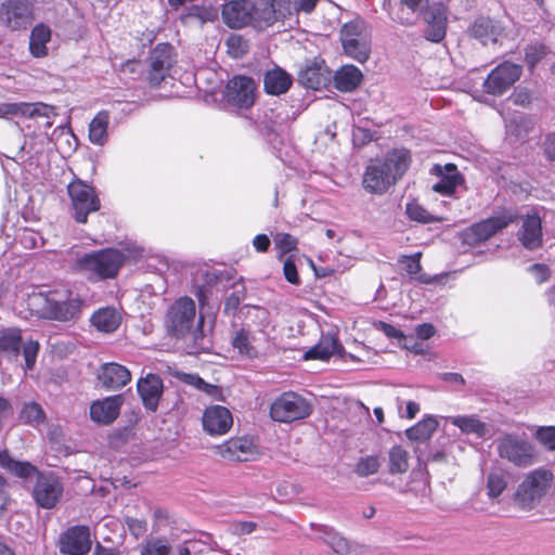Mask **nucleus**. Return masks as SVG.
I'll return each mask as SVG.
<instances>
[{
    "label": "nucleus",
    "instance_id": "nucleus-58",
    "mask_svg": "<svg viewBox=\"0 0 555 555\" xmlns=\"http://www.w3.org/2000/svg\"><path fill=\"white\" fill-rule=\"evenodd\" d=\"M229 52L234 57H241L246 52V42L241 36L232 35L227 40Z\"/></svg>",
    "mask_w": 555,
    "mask_h": 555
},
{
    "label": "nucleus",
    "instance_id": "nucleus-56",
    "mask_svg": "<svg viewBox=\"0 0 555 555\" xmlns=\"http://www.w3.org/2000/svg\"><path fill=\"white\" fill-rule=\"evenodd\" d=\"M274 243L282 254H286L296 248L297 238L287 233H280L274 237Z\"/></svg>",
    "mask_w": 555,
    "mask_h": 555
},
{
    "label": "nucleus",
    "instance_id": "nucleus-23",
    "mask_svg": "<svg viewBox=\"0 0 555 555\" xmlns=\"http://www.w3.org/2000/svg\"><path fill=\"white\" fill-rule=\"evenodd\" d=\"M203 428L211 436H221L227 434L233 425L231 412L221 405H211L204 411Z\"/></svg>",
    "mask_w": 555,
    "mask_h": 555
},
{
    "label": "nucleus",
    "instance_id": "nucleus-5",
    "mask_svg": "<svg viewBox=\"0 0 555 555\" xmlns=\"http://www.w3.org/2000/svg\"><path fill=\"white\" fill-rule=\"evenodd\" d=\"M134 257V249L104 248L79 257L76 261V269L90 280L113 279L118 274L120 268Z\"/></svg>",
    "mask_w": 555,
    "mask_h": 555
},
{
    "label": "nucleus",
    "instance_id": "nucleus-29",
    "mask_svg": "<svg viewBox=\"0 0 555 555\" xmlns=\"http://www.w3.org/2000/svg\"><path fill=\"white\" fill-rule=\"evenodd\" d=\"M319 539L325 543L331 555H350L352 552L351 543L339 532L327 526H321L318 529Z\"/></svg>",
    "mask_w": 555,
    "mask_h": 555
},
{
    "label": "nucleus",
    "instance_id": "nucleus-18",
    "mask_svg": "<svg viewBox=\"0 0 555 555\" xmlns=\"http://www.w3.org/2000/svg\"><path fill=\"white\" fill-rule=\"evenodd\" d=\"M255 81L246 76H236L227 85V99L233 105L248 108L255 102Z\"/></svg>",
    "mask_w": 555,
    "mask_h": 555
},
{
    "label": "nucleus",
    "instance_id": "nucleus-20",
    "mask_svg": "<svg viewBox=\"0 0 555 555\" xmlns=\"http://www.w3.org/2000/svg\"><path fill=\"white\" fill-rule=\"evenodd\" d=\"M53 114L52 105L44 103H1L0 104V117L10 119L11 117H34L41 116L46 118V125H50L49 118Z\"/></svg>",
    "mask_w": 555,
    "mask_h": 555
},
{
    "label": "nucleus",
    "instance_id": "nucleus-3",
    "mask_svg": "<svg viewBox=\"0 0 555 555\" xmlns=\"http://www.w3.org/2000/svg\"><path fill=\"white\" fill-rule=\"evenodd\" d=\"M196 318V308L193 299L181 297L177 299L167 312L166 325L169 333L177 338L189 336L191 343L186 344L189 354H197L210 349V339L202 330L203 320H199L197 327L191 332Z\"/></svg>",
    "mask_w": 555,
    "mask_h": 555
},
{
    "label": "nucleus",
    "instance_id": "nucleus-12",
    "mask_svg": "<svg viewBox=\"0 0 555 555\" xmlns=\"http://www.w3.org/2000/svg\"><path fill=\"white\" fill-rule=\"evenodd\" d=\"M64 486L61 478L53 472H42L37 475L31 495L38 506L52 509L63 496Z\"/></svg>",
    "mask_w": 555,
    "mask_h": 555
},
{
    "label": "nucleus",
    "instance_id": "nucleus-44",
    "mask_svg": "<svg viewBox=\"0 0 555 555\" xmlns=\"http://www.w3.org/2000/svg\"><path fill=\"white\" fill-rule=\"evenodd\" d=\"M343 48L345 53L353 60L364 63L370 57V42L367 37L358 39H345Z\"/></svg>",
    "mask_w": 555,
    "mask_h": 555
},
{
    "label": "nucleus",
    "instance_id": "nucleus-55",
    "mask_svg": "<svg viewBox=\"0 0 555 555\" xmlns=\"http://www.w3.org/2000/svg\"><path fill=\"white\" fill-rule=\"evenodd\" d=\"M39 351V344L36 340H27L23 346V354L25 358V365L27 370H33L36 364L37 354Z\"/></svg>",
    "mask_w": 555,
    "mask_h": 555
},
{
    "label": "nucleus",
    "instance_id": "nucleus-27",
    "mask_svg": "<svg viewBox=\"0 0 555 555\" xmlns=\"http://www.w3.org/2000/svg\"><path fill=\"white\" fill-rule=\"evenodd\" d=\"M131 374L129 370L118 363H104L98 374L101 386L107 390H115L130 382Z\"/></svg>",
    "mask_w": 555,
    "mask_h": 555
},
{
    "label": "nucleus",
    "instance_id": "nucleus-19",
    "mask_svg": "<svg viewBox=\"0 0 555 555\" xmlns=\"http://www.w3.org/2000/svg\"><path fill=\"white\" fill-rule=\"evenodd\" d=\"M469 34L486 46L502 42L507 37L506 28L502 22L485 16L474 21L469 27Z\"/></svg>",
    "mask_w": 555,
    "mask_h": 555
},
{
    "label": "nucleus",
    "instance_id": "nucleus-10",
    "mask_svg": "<svg viewBox=\"0 0 555 555\" xmlns=\"http://www.w3.org/2000/svg\"><path fill=\"white\" fill-rule=\"evenodd\" d=\"M553 481V475L543 469H535L528 474L519 485L515 501L525 509L532 508L546 493Z\"/></svg>",
    "mask_w": 555,
    "mask_h": 555
},
{
    "label": "nucleus",
    "instance_id": "nucleus-16",
    "mask_svg": "<svg viewBox=\"0 0 555 555\" xmlns=\"http://www.w3.org/2000/svg\"><path fill=\"white\" fill-rule=\"evenodd\" d=\"M263 336L251 330V324L244 323L241 328L233 332L231 344L241 357L249 360L258 359L262 354Z\"/></svg>",
    "mask_w": 555,
    "mask_h": 555
},
{
    "label": "nucleus",
    "instance_id": "nucleus-15",
    "mask_svg": "<svg viewBox=\"0 0 555 555\" xmlns=\"http://www.w3.org/2000/svg\"><path fill=\"white\" fill-rule=\"evenodd\" d=\"M33 20L31 3L28 0H5L0 5V22L8 28H26Z\"/></svg>",
    "mask_w": 555,
    "mask_h": 555
},
{
    "label": "nucleus",
    "instance_id": "nucleus-61",
    "mask_svg": "<svg viewBox=\"0 0 555 555\" xmlns=\"http://www.w3.org/2000/svg\"><path fill=\"white\" fill-rule=\"evenodd\" d=\"M257 525L253 521H238L234 522L232 528L235 534H249L256 529Z\"/></svg>",
    "mask_w": 555,
    "mask_h": 555
},
{
    "label": "nucleus",
    "instance_id": "nucleus-36",
    "mask_svg": "<svg viewBox=\"0 0 555 555\" xmlns=\"http://www.w3.org/2000/svg\"><path fill=\"white\" fill-rule=\"evenodd\" d=\"M109 113L99 112L89 124V140L92 144L103 146L108 140Z\"/></svg>",
    "mask_w": 555,
    "mask_h": 555
},
{
    "label": "nucleus",
    "instance_id": "nucleus-24",
    "mask_svg": "<svg viewBox=\"0 0 555 555\" xmlns=\"http://www.w3.org/2000/svg\"><path fill=\"white\" fill-rule=\"evenodd\" d=\"M124 398L121 395L106 397L95 400L90 405V418L99 425H109L119 415Z\"/></svg>",
    "mask_w": 555,
    "mask_h": 555
},
{
    "label": "nucleus",
    "instance_id": "nucleus-52",
    "mask_svg": "<svg viewBox=\"0 0 555 555\" xmlns=\"http://www.w3.org/2000/svg\"><path fill=\"white\" fill-rule=\"evenodd\" d=\"M507 482L505 480V476L502 472L495 470L491 472L488 476L487 480V490L488 494L491 498L499 496L505 489Z\"/></svg>",
    "mask_w": 555,
    "mask_h": 555
},
{
    "label": "nucleus",
    "instance_id": "nucleus-8",
    "mask_svg": "<svg viewBox=\"0 0 555 555\" xmlns=\"http://www.w3.org/2000/svg\"><path fill=\"white\" fill-rule=\"evenodd\" d=\"M73 217L78 223H86L88 216L100 210L101 201L95 189L80 179L67 185Z\"/></svg>",
    "mask_w": 555,
    "mask_h": 555
},
{
    "label": "nucleus",
    "instance_id": "nucleus-33",
    "mask_svg": "<svg viewBox=\"0 0 555 555\" xmlns=\"http://www.w3.org/2000/svg\"><path fill=\"white\" fill-rule=\"evenodd\" d=\"M363 78L361 70L354 65L340 67L334 76L335 88L341 92H350L359 87Z\"/></svg>",
    "mask_w": 555,
    "mask_h": 555
},
{
    "label": "nucleus",
    "instance_id": "nucleus-26",
    "mask_svg": "<svg viewBox=\"0 0 555 555\" xmlns=\"http://www.w3.org/2000/svg\"><path fill=\"white\" fill-rule=\"evenodd\" d=\"M164 393V382L154 373L141 376V402L147 411L155 412Z\"/></svg>",
    "mask_w": 555,
    "mask_h": 555
},
{
    "label": "nucleus",
    "instance_id": "nucleus-48",
    "mask_svg": "<svg viewBox=\"0 0 555 555\" xmlns=\"http://www.w3.org/2000/svg\"><path fill=\"white\" fill-rule=\"evenodd\" d=\"M406 215L411 220L421 222V223H430L437 222L441 219L436 218L429 211H427L421 204L417 202H411L406 204Z\"/></svg>",
    "mask_w": 555,
    "mask_h": 555
},
{
    "label": "nucleus",
    "instance_id": "nucleus-37",
    "mask_svg": "<svg viewBox=\"0 0 555 555\" xmlns=\"http://www.w3.org/2000/svg\"><path fill=\"white\" fill-rule=\"evenodd\" d=\"M120 314L115 308H102L95 311L91 317V323L101 332L112 333L120 324Z\"/></svg>",
    "mask_w": 555,
    "mask_h": 555
},
{
    "label": "nucleus",
    "instance_id": "nucleus-46",
    "mask_svg": "<svg viewBox=\"0 0 555 555\" xmlns=\"http://www.w3.org/2000/svg\"><path fill=\"white\" fill-rule=\"evenodd\" d=\"M178 380L183 382L186 385L193 386L194 388L212 395L217 387L206 383L198 374L184 373V372H176L173 375Z\"/></svg>",
    "mask_w": 555,
    "mask_h": 555
},
{
    "label": "nucleus",
    "instance_id": "nucleus-22",
    "mask_svg": "<svg viewBox=\"0 0 555 555\" xmlns=\"http://www.w3.org/2000/svg\"><path fill=\"white\" fill-rule=\"evenodd\" d=\"M89 528L76 526L67 529L61 537L60 550L66 555H85L90 551Z\"/></svg>",
    "mask_w": 555,
    "mask_h": 555
},
{
    "label": "nucleus",
    "instance_id": "nucleus-30",
    "mask_svg": "<svg viewBox=\"0 0 555 555\" xmlns=\"http://www.w3.org/2000/svg\"><path fill=\"white\" fill-rule=\"evenodd\" d=\"M447 420L465 435H474L477 438H483L489 433L488 425L481 422L475 414L449 416Z\"/></svg>",
    "mask_w": 555,
    "mask_h": 555
},
{
    "label": "nucleus",
    "instance_id": "nucleus-49",
    "mask_svg": "<svg viewBox=\"0 0 555 555\" xmlns=\"http://www.w3.org/2000/svg\"><path fill=\"white\" fill-rule=\"evenodd\" d=\"M245 286L242 283H235L233 285V292L228 295L224 300L223 312L225 314H233L237 310L241 301L245 297Z\"/></svg>",
    "mask_w": 555,
    "mask_h": 555
},
{
    "label": "nucleus",
    "instance_id": "nucleus-34",
    "mask_svg": "<svg viewBox=\"0 0 555 555\" xmlns=\"http://www.w3.org/2000/svg\"><path fill=\"white\" fill-rule=\"evenodd\" d=\"M327 69L322 63L313 62L299 73V81L307 88L319 90L325 86Z\"/></svg>",
    "mask_w": 555,
    "mask_h": 555
},
{
    "label": "nucleus",
    "instance_id": "nucleus-4",
    "mask_svg": "<svg viewBox=\"0 0 555 555\" xmlns=\"http://www.w3.org/2000/svg\"><path fill=\"white\" fill-rule=\"evenodd\" d=\"M401 7L395 21L403 26L411 27L417 24L423 16L427 27L424 36L433 42H440L447 33V8L441 3L428 5L429 0H401Z\"/></svg>",
    "mask_w": 555,
    "mask_h": 555
},
{
    "label": "nucleus",
    "instance_id": "nucleus-57",
    "mask_svg": "<svg viewBox=\"0 0 555 555\" xmlns=\"http://www.w3.org/2000/svg\"><path fill=\"white\" fill-rule=\"evenodd\" d=\"M537 439L547 450H555V427L540 428L537 433Z\"/></svg>",
    "mask_w": 555,
    "mask_h": 555
},
{
    "label": "nucleus",
    "instance_id": "nucleus-11",
    "mask_svg": "<svg viewBox=\"0 0 555 555\" xmlns=\"http://www.w3.org/2000/svg\"><path fill=\"white\" fill-rule=\"evenodd\" d=\"M515 220L514 212L504 210L466 229L463 233V241L472 246L480 244L514 223Z\"/></svg>",
    "mask_w": 555,
    "mask_h": 555
},
{
    "label": "nucleus",
    "instance_id": "nucleus-42",
    "mask_svg": "<svg viewBox=\"0 0 555 555\" xmlns=\"http://www.w3.org/2000/svg\"><path fill=\"white\" fill-rule=\"evenodd\" d=\"M410 467V454L401 446H393L388 451V472L391 475L404 474Z\"/></svg>",
    "mask_w": 555,
    "mask_h": 555
},
{
    "label": "nucleus",
    "instance_id": "nucleus-51",
    "mask_svg": "<svg viewBox=\"0 0 555 555\" xmlns=\"http://www.w3.org/2000/svg\"><path fill=\"white\" fill-rule=\"evenodd\" d=\"M379 467L380 462L377 456L366 455L358 461L354 473L360 477H367L377 473Z\"/></svg>",
    "mask_w": 555,
    "mask_h": 555
},
{
    "label": "nucleus",
    "instance_id": "nucleus-32",
    "mask_svg": "<svg viewBox=\"0 0 555 555\" xmlns=\"http://www.w3.org/2000/svg\"><path fill=\"white\" fill-rule=\"evenodd\" d=\"M343 347L337 338L332 335L322 336L319 343L307 350L304 354L305 360H328L335 353H340Z\"/></svg>",
    "mask_w": 555,
    "mask_h": 555
},
{
    "label": "nucleus",
    "instance_id": "nucleus-40",
    "mask_svg": "<svg viewBox=\"0 0 555 555\" xmlns=\"http://www.w3.org/2000/svg\"><path fill=\"white\" fill-rule=\"evenodd\" d=\"M240 312L245 317V323L251 324V328H256L255 332L264 335L263 330L270 322V313L266 308L259 306H244Z\"/></svg>",
    "mask_w": 555,
    "mask_h": 555
},
{
    "label": "nucleus",
    "instance_id": "nucleus-13",
    "mask_svg": "<svg viewBox=\"0 0 555 555\" xmlns=\"http://www.w3.org/2000/svg\"><path fill=\"white\" fill-rule=\"evenodd\" d=\"M176 62L173 47L159 43L151 52L149 59L147 81L152 88L159 87L167 78L170 67Z\"/></svg>",
    "mask_w": 555,
    "mask_h": 555
},
{
    "label": "nucleus",
    "instance_id": "nucleus-53",
    "mask_svg": "<svg viewBox=\"0 0 555 555\" xmlns=\"http://www.w3.org/2000/svg\"><path fill=\"white\" fill-rule=\"evenodd\" d=\"M366 37L365 24L361 20H356L346 23L340 31V39L344 42L345 39H358Z\"/></svg>",
    "mask_w": 555,
    "mask_h": 555
},
{
    "label": "nucleus",
    "instance_id": "nucleus-31",
    "mask_svg": "<svg viewBox=\"0 0 555 555\" xmlns=\"http://www.w3.org/2000/svg\"><path fill=\"white\" fill-rule=\"evenodd\" d=\"M0 466L14 476L25 480H29L31 478H35L36 480L37 475L42 473L29 462H22L12 459L8 451L0 452Z\"/></svg>",
    "mask_w": 555,
    "mask_h": 555
},
{
    "label": "nucleus",
    "instance_id": "nucleus-60",
    "mask_svg": "<svg viewBox=\"0 0 555 555\" xmlns=\"http://www.w3.org/2000/svg\"><path fill=\"white\" fill-rule=\"evenodd\" d=\"M14 413L13 405L4 397H0V430L4 422L10 418Z\"/></svg>",
    "mask_w": 555,
    "mask_h": 555
},
{
    "label": "nucleus",
    "instance_id": "nucleus-45",
    "mask_svg": "<svg viewBox=\"0 0 555 555\" xmlns=\"http://www.w3.org/2000/svg\"><path fill=\"white\" fill-rule=\"evenodd\" d=\"M438 427V421L428 416L420 421L416 425L412 426L405 431L406 437L414 441H426L436 431Z\"/></svg>",
    "mask_w": 555,
    "mask_h": 555
},
{
    "label": "nucleus",
    "instance_id": "nucleus-54",
    "mask_svg": "<svg viewBox=\"0 0 555 555\" xmlns=\"http://www.w3.org/2000/svg\"><path fill=\"white\" fill-rule=\"evenodd\" d=\"M546 47L542 43H532L525 49V60L530 67L535 66L545 55Z\"/></svg>",
    "mask_w": 555,
    "mask_h": 555
},
{
    "label": "nucleus",
    "instance_id": "nucleus-9",
    "mask_svg": "<svg viewBox=\"0 0 555 555\" xmlns=\"http://www.w3.org/2000/svg\"><path fill=\"white\" fill-rule=\"evenodd\" d=\"M312 413V406L302 396L288 391L278 397L270 406V416L280 423L304 420Z\"/></svg>",
    "mask_w": 555,
    "mask_h": 555
},
{
    "label": "nucleus",
    "instance_id": "nucleus-2",
    "mask_svg": "<svg viewBox=\"0 0 555 555\" xmlns=\"http://www.w3.org/2000/svg\"><path fill=\"white\" fill-rule=\"evenodd\" d=\"M411 165V154L406 149H396L384 158L372 159L362 177L364 190L371 194H383L400 180Z\"/></svg>",
    "mask_w": 555,
    "mask_h": 555
},
{
    "label": "nucleus",
    "instance_id": "nucleus-39",
    "mask_svg": "<svg viewBox=\"0 0 555 555\" xmlns=\"http://www.w3.org/2000/svg\"><path fill=\"white\" fill-rule=\"evenodd\" d=\"M51 39V29L44 24H38L34 27L29 38V50L35 57L47 55V43Z\"/></svg>",
    "mask_w": 555,
    "mask_h": 555
},
{
    "label": "nucleus",
    "instance_id": "nucleus-7",
    "mask_svg": "<svg viewBox=\"0 0 555 555\" xmlns=\"http://www.w3.org/2000/svg\"><path fill=\"white\" fill-rule=\"evenodd\" d=\"M495 447L499 456L515 466L527 467L534 462L535 450L525 435L502 434L496 438Z\"/></svg>",
    "mask_w": 555,
    "mask_h": 555
},
{
    "label": "nucleus",
    "instance_id": "nucleus-41",
    "mask_svg": "<svg viewBox=\"0 0 555 555\" xmlns=\"http://www.w3.org/2000/svg\"><path fill=\"white\" fill-rule=\"evenodd\" d=\"M218 18V10L212 5H192L186 13L181 15L184 24L197 22L199 25L215 22Z\"/></svg>",
    "mask_w": 555,
    "mask_h": 555
},
{
    "label": "nucleus",
    "instance_id": "nucleus-17",
    "mask_svg": "<svg viewBox=\"0 0 555 555\" xmlns=\"http://www.w3.org/2000/svg\"><path fill=\"white\" fill-rule=\"evenodd\" d=\"M216 453L228 461L246 462L257 457L259 450L250 437H235L216 447Z\"/></svg>",
    "mask_w": 555,
    "mask_h": 555
},
{
    "label": "nucleus",
    "instance_id": "nucleus-50",
    "mask_svg": "<svg viewBox=\"0 0 555 555\" xmlns=\"http://www.w3.org/2000/svg\"><path fill=\"white\" fill-rule=\"evenodd\" d=\"M21 418L28 424H40L44 421V412L40 404L27 402L21 411Z\"/></svg>",
    "mask_w": 555,
    "mask_h": 555
},
{
    "label": "nucleus",
    "instance_id": "nucleus-6",
    "mask_svg": "<svg viewBox=\"0 0 555 555\" xmlns=\"http://www.w3.org/2000/svg\"><path fill=\"white\" fill-rule=\"evenodd\" d=\"M30 301L31 305L40 307L38 312L42 318L60 322L77 319L82 306L79 295L68 289L54 291L47 295L40 293L34 295Z\"/></svg>",
    "mask_w": 555,
    "mask_h": 555
},
{
    "label": "nucleus",
    "instance_id": "nucleus-25",
    "mask_svg": "<svg viewBox=\"0 0 555 555\" xmlns=\"http://www.w3.org/2000/svg\"><path fill=\"white\" fill-rule=\"evenodd\" d=\"M431 173L437 176L439 180L433 185V191L446 196H450L455 189L463 183L464 179L454 164H446L444 166L436 164Z\"/></svg>",
    "mask_w": 555,
    "mask_h": 555
},
{
    "label": "nucleus",
    "instance_id": "nucleus-14",
    "mask_svg": "<svg viewBox=\"0 0 555 555\" xmlns=\"http://www.w3.org/2000/svg\"><path fill=\"white\" fill-rule=\"evenodd\" d=\"M521 73L520 65L504 62L488 75L483 81V90L488 94L502 95L519 79Z\"/></svg>",
    "mask_w": 555,
    "mask_h": 555
},
{
    "label": "nucleus",
    "instance_id": "nucleus-38",
    "mask_svg": "<svg viewBox=\"0 0 555 555\" xmlns=\"http://www.w3.org/2000/svg\"><path fill=\"white\" fill-rule=\"evenodd\" d=\"M421 253H415L409 256H402L399 262L403 266L404 271L412 280H416L423 284H431L437 281L436 276H429L426 273H422L421 266Z\"/></svg>",
    "mask_w": 555,
    "mask_h": 555
},
{
    "label": "nucleus",
    "instance_id": "nucleus-1",
    "mask_svg": "<svg viewBox=\"0 0 555 555\" xmlns=\"http://www.w3.org/2000/svg\"><path fill=\"white\" fill-rule=\"evenodd\" d=\"M320 0H231L222 5L227 26L240 29L253 26L263 30L276 23H298L300 14H311Z\"/></svg>",
    "mask_w": 555,
    "mask_h": 555
},
{
    "label": "nucleus",
    "instance_id": "nucleus-62",
    "mask_svg": "<svg viewBox=\"0 0 555 555\" xmlns=\"http://www.w3.org/2000/svg\"><path fill=\"white\" fill-rule=\"evenodd\" d=\"M378 328L383 331V333L389 337V338H398V339H402L405 338V336L403 335V333L396 328L395 326L388 324V323H385V322H379V325H378Z\"/></svg>",
    "mask_w": 555,
    "mask_h": 555
},
{
    "label": "nucleus",
    "instance_id": "nucleus-21",
    "mask_svg": "<svg viewBox=\"0 0 555 555\" xmlns=\"http://www.w3.org/2000/svg\"><path fill=\"white\" fill-rule=\"evenodd\" d=\"M517 237L526 249L534 250L542 246V220L537 212H528L521 217Z\"/></svg>",
    "mask_w": 555,
    "mask_h": 555
},
{
    "label": "nucleus",
    "instance_id": "nucleus-43",
    "mask_svg": "<svg viewBox=\"0 0 555 555\" xmlns=\"http://www.w3.org/2000/svg\"><path fill=\"white\" fill-rule=\"evenodd\" d=\"M165 289V282L160 274L152 273L144 280V286L141 288V297L143 293H147L151 296L149 307L155 308L158 304L163 302L162 292Z\"/></svg>",
    "mask_w": 555,
    "mask_h": 555
},
{
    "label": "nucleus",
    "instance_id": "nucleus-35",
    "mask_svg": "<svg viewBox=\"0 0 555 555\" xmlns=\"http://www.w3.org/2000/svg\"><path fill=\"white\" fill-rule=\"evenodd\" d=\"M22 345V333L20 328L11 327L3 330L0 334V357L16 359Z\"/></svg>",
    "mask_w": 555,
    "mask_h": 555
},
{
    "label": "nucleus",
    "instance_id": "nucleus-47",
    "mask_svg": "<svg viewBox=\"0 0 555 555\" xmlns=\"http://www.w3.org/2000/svg\"><path fill=\"white\" fill-rule=\"evenodd\" d=\"M171 546L166 538L146 539L141 555H170Z\"/></svg>",
    "mask_w": 555,
    "mask_h": 555
},
{
    "label": "nucleus",
    "instance_id": "nucleus-59",
    "mask_svg": "<svg viewBox=\"0 0 555 555\" xmlns=\"http://www.w3.org/2000/svg\"><path fill=\"white\" fill-rule=\"evenodd\" d=\"M283 272H284V276H285L287 282H289V283H292L294 285H299L300 284V280H299L298 272H297V268H296L295 263L291 259H286L284 261Z\"/></svg>",
    "mask_w": 555,
    "mask_h": 555
},
{
    "label": "nucleus",
    "instance_id": "nucleus-64",
    "mask_svg": "<svg viewBox=\"0 0 555 555\" xmlns=\"http://www.w3.org/2000/svg\"><path fill=\"white\" fill-rule=\"evenodd\" d=\"M168 514L165 509L160 507H155L153 509V519H154V530L158 531L162 526H164L167 521Z\"/></svg>",
    "mask_w": 555,
    "mask_h": 555
},
{
    "label": "nucleus",
    "instance_id": "nucleus-63",
    "mask_svg": "<svg viewBox=\"0 0 555 555\" xmlns=\"http://www.w3.org/2000/svg\"><path fill=\"white\" fill-rule=\"evenodd\" d=\"M530 271L534 273L535 280L539 284L545 282L550 276L548 269L544 264L535 263L530 267Z\"/></svg>",
    "mask_w": 555,
    "mask_h": 555
},
{
    "label": "nucleus",
    "instance_id": "nucleus-28",
    "mask_svg": "<svg viewBox=\"0 0 555 555\" xmlns=\"http://www.w3.org/2000/svg\"><path fill=\"white\" fill-rule=\"evenodd\" d=\"M292 83L293 79L291 75L279 66L267 70L263 77L264 91L272 95L286 93L292 87Z\"/></svg>",
    "mask_w": 555,
    "mask_h": 555
}]
</instances>
